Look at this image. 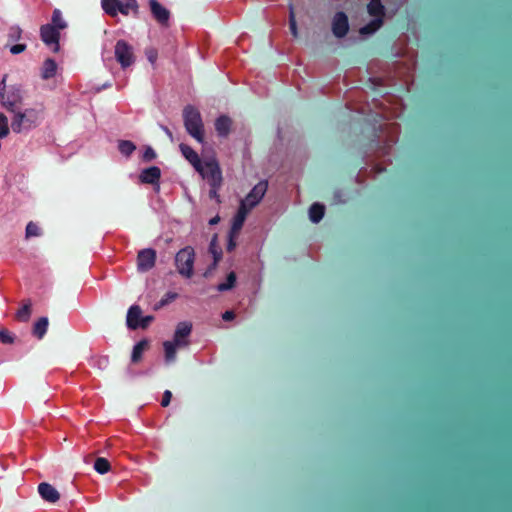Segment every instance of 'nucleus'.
I'll use <instances>...</instances> for the list:
<instances>
[{
  "instance_id": "8fccbe9b",
  "label": "nucleus",
  "mask_w": 512,
  "mask_h": 512,
  "mask_svg": "<svg viewBox=\"0 0 512 512\" xmlns=\"http://www.w3.org/2000/svg\"><path fill=\"white\" fill-rule=\"evenodd\" d=\"M215 267H216V266H213V264H212V265H210V268H209V269L204 273V276H205V277H207V276H208V274H209V272H210L212 269H214Z\"/></svg>"
},
{
  "instance_id": "dca6fc26",
  "label": "nucleus",
  "mask_w": 512,
  "mask_h": 512,
  "mask_svg": "<svg viewBox=\"0 0 512 512\" xmlns=\"http://www.w3.org/2000/svg\"><path fill=\"white\" fill-rule=\"evenodd\" d=\"M38 492L43 500L55 503L60 499V494L51 484L42 482L38 485Z\"/></svg>"
},
{
  "instance_id": "f8f14e48",
  "label": "nucleus",
  "mask_w": 512,
  "mask_h": 512,
  "mask_svg": "<svg viewBox=\"0 0 512 512\" xmlns=\"http://www.w3.org/2000/svg\"><path fill=\"white\" fill-rule=\"evenodd\" d=\"M149 6L154 19L162 26H168L170 11L166 9L158 0H149Z\"/></svg>"
},
{
  "instance_id": "39448f33",
  "label": "nucleus",
  "mask_w": 512,
  "mask_h": 512,
  "mask_svg": "<svg viewBox=\"0 0 512 512\" xmlns=\"http://www.w3.org/2000/svg\"><path fill=\"white\" fill-rule=\"evenodd\" d=\"M103 10L114 17L118 13L128 15L131 11L134 15L139 12L137 0H101Z\"/></svg>"
},
{
  "instance_id": "f03ea898",
  "label": "nucleus",
  "mask_w": 512,
  "mask_h": 512,
  "mask_svg": "<svg viewBox=\"0 0 512 512\" xmlns=\"http://www.w3.org/2000/svg\"><path fill=\"white\" fill-rule=\"evenodd\" d=\"M183 120L186 131L197 142L204 143V127L199 110L192 105H187L183 109Z\"/></svg>"
},
{
  "instance_id": "ddd939ff",
  "label": "nucleus",
  "mask_w": 512,
  "mask_h": 512,
  "mask_svg": "<svg viewBox=\"0 0 512 512\" xmlns=\"http://www.w3.org/2000/svg\"><path fill=\"white\" fill-rule=\"evenodd\" d=\"M192 332V323L188 321L179 322L176 326L173 341L180 346L186 347L189 345L188 337Z\"/></svg>"
},
{
  "instance_id": "cd10ccee",
  "label": "nucleus",
  "mask_w": 512,
  "mask_h": 512,
  "mask_svg": "<svg viewBox=\"0 0 512 512\" xmlns=\"http://www.w3.org/2000/svg\"><path fill=\"white\" fill-rule=\"evenodd\" d=\"M31 315V303L27 301L16 313V319L20 322H27Z\"/></svg>"
},
{
  "instance_id": "c9c22d12",
  "label": "nucleus",
  "mask_w": 512,
  "mask_h": 512,
  "mask_svg": "<svg viewBox=\"0 0 512 512\" xmlns=\"http://www.w3.org/2000/svg\"><path fill=\"white\" fill-rule=\"evenodd\" d=\"M178 298V294L176 292H167L162 299L159 301V303L156 305V309L164 307L168 305L169 303L173 302Z\"/></svg>"
},
{
  "instance_id": "f257e3e1",
  "label": "nucleus",
  "mask_w": 512,
  "mask_h": 512,
  "mask_svg": "<svg viewBox=\"0 0 512 512\" xmlns=\"http://www.w3.org/2000/svg\"><path fill=\"white\" fill-rule=\"evenodd\" d=\"M12 113L11 128L15 133L27 132L36 128L44 118V108L42 106L25 110L19 108Z\"/></svg>"
},
{
  "instance_id": "6ab92c4d",
  "label": "nucleus",
  "mask_w": 512,
  "mask_h": 512,
  "mask_svg": "<svg viewBox=\"0 0 512 512\" xmlns=\"http://www.w3.org/2000/svg\"><path fill=\"white\" fill-rule=\"evenodd\" d=\"M231 125H232V121L226 115H222V116L218 117L215 121V129H216L218 135L221 137L228 136V134L230 133Z\"/></svg>"
},
{
  "instance_id": "aec40b11",
  "label": "nucleus",
  "mask_w": 512,
  "mask_h": 512,
  "mask_svg": "<svg viewBox=\"0 0 512 512\" xmlns=\"http://www.w3.org/2000/svg\"><path fill=\"white\" fill-rule=\"evenodd\" d=\"M57 64L52 58H47L41 68V78L48 80L56 75Z\"/></svg>"
},
{
  "instance_id": "2f4dec72",
  "label": "nucleus",
  "mask_w": 512,
  "mask_h": 512,
  "mask_svg": "<svg viewBox=\"0 0 512 512\" xmlns=\"http://www.w3.org/2000/svg\"><path fill=\"white\" fill-rule=\"evenodd\" d=\"M289 28H290V32L293 35V37H295V38L298 37L297 22H296V18H295L293 4L289 5Z\"/></svg>"
},
{
  "instance_id": "a18cd8bd",
  "label": "nucleus",
  "mask_w": 512,
  "mask_h": 512,
  "mask_svg": "<svg viewBox=\"0 0 512 512\" xmlns=\"http://www.w3.org/2000/svg\"><path fill=\"white\" fill-rule=\"evenodd\" d=\"M234 235L235 234H231L230 233L229 243L227 245V250L228 251H232L235 248V246H236V243H235V241L233 239Z\"/></svg>"
},
{
  "instance_id": "f3484780",
  "label": "nucleus",
  "mask_w": 512,
  "mask_h": 512,
  "mask_svg": "<svg viewBox=\"0 0 512 512\" xmlns=\"http://www.w3.org/2000/svg\"><path fill=\"white\" fill-rule=\"evenodd\" d=\"M142 318V310L138 305H132L127 312L126 324L129 329L136 330Z\"/></svg>"
},
{
  "instance_id": "1a4fd4ad",
  "label": "nucleus",
  "mask_w": 512,
  "mask_h": 512,
  "mask_svg": "<svg viewBox=\"0 0 512 512\" xmlns=\"http://www.w3.org/2000/svg\"><path fill=\"white\" fill-rule=\"evenodd\" d=\"M40 37L47 46L52 47L54 52L59 50L60 31L56 29V27L50 24L42 25L40 28Z\"/></svg>"
},
{
  "instance_id": "a19ab883",
  "label": "nucleus",
  "mask_w": 512,
  "mask_h": 512,
  "mask_svg": "<svg viewBox=\"0 0 512 512\" xmlns=\"http://www.w3.org/2000/svg\"><path fill=\"white\" fill-rule=\"evenodd\" d=\"M26 48H27L26 44H15V45L10 46V52L13 55H18V54L24 52L26 50Z\"/></svg>"
},
{
  "instance_id": "a211bd4d",
  "label": "nucleus",
  "mask_w": 512,
  "mask_h": 512,
  "mask_svg": "<svg viewBox=\"0 0 512 512\" xmlns=\"http://www.w3.org/2000/svg\"><path fill=\"white\" fill-rule=\"evenodd\" d=\"M249 212L250 210H248L244 205L239 206L238 211L233 218V223L230 230L231 234L239 233Z\"/></svg>"
},
{
  "instance_id": "0eeeda50",
  "label": "nucleus",
  "mask_w": 512,
  "mask_h": 512,
  "mask_svg": "<svg viewBox=\"0 0 512 512\" xmlns=\"http://www.w3.org/2000/svg\"><path fill=\"white\" fill-rule=\"evenodd\" d=\"M114 54L117 62L123 69L131 66L135 61L133 48L125 40H118L116 42Z\"/></svg>"
},
{
  "instance_id": "c85d7f7f",
  "label": "nucleus",
  "mask_w": 512,
  "mask_h": 512,
  "mask_svg": "<svg viewBox=\"0 0 512 512\" xmlns=\"http://www.w3.org/2000/svg\"><path fill=\"white\" fill-rule=\"evenodd\" d=\"M52 26L56 27V29L63 30L67 27L66 22L64 21L61 11L59 9H55L52 13Z\"/></svg>"
},
{
  "instance_id": "c756f323",
  "label": "nucleus",
  "mask_w": 512,
  "mask_h": 512,
  "mask_svg": "<svg viewBox=\"0 0 512 512\" xmlns=\"http://www.w3.org/2000/svg\"><path fill=\"white\" fill-rule=\"evenodd\" d=\"M110 468H111L110 463H109V461H108L106 458L98 457V458L95 460V463H94V469H95L99 474H105V473H107V472L110 470Z\"/></svg>"
},
{
  "instance_id": "a878e982",
  "label": "nucleus",
  "mask_w": 512,
  "mask_h": 512,
  "mask_svg": "<svg viewBox=\"0 0 512 512\" xmlns=\"http://www.w3.org/2000/svg\"><path fill=\"white\" fill-rule=\"evenodd\" d=\"M383 25L382 18H374L368 24L364 25L360 28V33L363 35H368L376 32Z\"/></svg>"
},
{
  "instance_id": "49530a36",
  "label": "nucleus",
  "mask_w": 512,
  "mask_h": 512,
  "mask_svg": "<svg viewBox=\"0 0 512 512\" xmlns=\"http://www.w3.org/2000/svg\"><path fill=\"white\" fill-rule=\"evenodd\" d=\"M147 57L149 61L153 63L156 60L157 53L155 51H150L147 53Z\"/></svg>"
},
{
  "instance_id": "09e8293b",
  "label": "nucleus",
  "mask_w": 512,
  "mask_h": 512,
  "mask_svg": "<svg viewBox=\"0 0 512 512\" xmlns=\"http://www.w3.org/2000/svg\"><path fill=\"white\" fill-rule=\"evenodd\" d=\"M219 221H220V217H219V216H215V217H213V218L209 221V224H210V225H215V224H217Z\"/></svg>"
},
{
  "instance_id": "20e7f679",
  "label": "nucleus",
  "mask_w": 512,
  "mask_h": 512,
  "mask_svg": "<svg viewBox=\"0 0 512 512\" xmlns=\"http://www.w3.org/2000/svg\"><path fill=\"white\" fill-rule=\"evenodd\" d=\"M195 251L191 246H186L179 250L175 256V266L178 273L191 278L194 272Z\"/></svg>"
},
{
  "instance_id": "72a5a7b5",
  "label": "nucleus",
  "mask_w": 512,
  "mask_h": 512,
  "mask_svg": "<svg viewBox=\"0 0 512 512\" xmlns=\"http://www.w3.org/2000/svg\"><path fill=\"white\" fill-rule=\"evenodd\" d=\"M215 242H216V238L214 237L209 245V251L213 255V259H214L213 266H217V264L219 263V261L222 258V251L217 248Z\"/></svg>"
},
{
  "instance_id": "ea45409f",
  "label": "nucleus",
  "mask_w": 512,
  "mask_h": 512,
  "mask_svg": "<svg viewBox=\"0 0 512 512\" xmlns=\"http://www.w3.org/2000/svg\"><path fill=\"white\" fill-rule=\"evenodd\" d=\"M221 186L222 185L210 186L209 197H210V199H215L217 203L221 202L220 195L218 193V191L220 190Z\"/></svg>"
},
{
  "instance_id": "e433bc0d",
  "label": "nucleus",
  "mask_w": 512,
  "mask_h": 512,
  "mask_svg": "<svg viewBox=\"0 0 512 512\" xmlns=\"http://www.w3.org/2000/svg\"><path fill=\"white\" fill-rule=\"evenodd\" d=\"M9 134V125H8V119L3 114L0 113V138H5Z\"/></svg>"
},
{
  "instance_id": "4c0bfd02",
  "label": "nucleus",
  "mask_w": 512,
  "mask_h": 512,
  "mask_svg": "<svg viewBox=\"0 0 512 512\" xmlns=\"http://www.w3.org/2000/svg\"><path fill=\"white\" fill-rule=\"evenodd\" d=\"M0 341L4 344H12L14 337L7 330H0Z\"/></svg>"
},
{
  "instance_id": "7ed1b4c3",
  "label": "nucleus",
  "mask_w": 512,
  "mask_h": 512,
  "mask_svg": "<svg viewBox=\"0 0 512 512\" xmlns=\"http://www.w3.org/2000/svg\"><path fill=\"white\" fill-rule=\"evenodd\" d=\"M23 101V93L20 87L12 86L6 89V76L0 82V102L9 112L20 108Z\"/></svg>"
},
{
  "instance_id": "4be33fe9",
  "label": "nucleus",
  "mask_w": 512,
  "mask_h": 512,
  "mask_svg": "<svg viewBox=\"0 0 512 512\" xmlns=\"http://www.w3.org/2000/svg\"><path fill=\"white\" fill-rule=\"evenodd\" d=\"M48 325L49 321L47 317L39 318L33 326V335L38 339H42L47 332Z\"/></svg>"
},
{
  "instance_id": "2eb2a0df",
  "label": "nucleus",
  "mask_w": 512,
  "mask_h": 512,
  "mask_svg": "<svg viewBox=\"0 0 512 512\" xmlns=\"http://www.w3.org/2000/svg\"><path fill=\"white\" fill-rule=\"evenodd\" d=\"M161 178V170L157 166H151L141 171L139 180L144 184H158Z\"/></svg>"
},
{
  "instance_id": "423d86ee",
  "label": "nucleus",
  "mask_w": 512,
  "mask_h": 512,
  "mask_svg": "<svg viewBox=\"0 0 512 512\" xmlns=\"http://www.w3.org/2000/svg\"><path fill=\"white\" fill-rule=\"evenodd\" d=\"M206 179L210 186L222 185V171L216 159H210L202 164V171L198 172Z\"/></svg>"
},
{
  "instance_id": "7c9ffc66",
  "label": "nucleus",
  "mask_w": 512,
  "mask_h": 512,
  "mask_svg": "<svg viewBox=\"0 0 512 512\" xmlns=\"http://www.w3.org/2000/svg\"><path fill=\"white\" fill-rule=\"evenodd\" d=\"M235 283H236V274L234 272H230L227 275L226 282L220 283L217 286V290L220 292L230 290L234 287Z\"/></svg>"
},
{
  "instance_id": "6e6552de",
  "label": "nucleus",
  "mask_w": 512,
  "mask_h": 512,
  "mask_svg": "<svg viewBox=\"0 0 512 512\" xmlns=\"http://www.w3.org/2000/svg\"><path fill=\"white\" fill-rule=\"evenodd\" d=\"M268 188L267 181L258 182L248 193L245 199L241 200L240 205H244L248 210H252L263 199Z\"/></svg>"
},
{
  "instance_id": "bb28decb",
  "label": "nucleus",
  "mask_w": 512,
  "mask_h": 512,
  "mask_svg": "<svg viewBox=\"0 0 512 512\" xmlns=\"http://www.w3.org/2000/svg\"><path fill=\"white\" fill-rule=\"evenodd\" d=\"M118 150L122 155L129 157L136 150V145L129 140H120L118 142Z\"/></svg>"
},
{
  "instance_id": "c03bdc74",
  "label": "nucleus",
  "mask_w": 512,
  "mask_h": 512,
  "mask_svg": "<svg viewBox=\"0 0 512 512\" xmlns=\"http://www.w3.org/2000/svg\"><path fill=\"white\" fill-rule=\"evenodd\" d=\"M223 320L230 321L235 318V314L233 311H225L222 315Z\"/></svg>"
},
{
  "instance_id": "37998d69",
  "label": "nucleus",
  "mask_w": 512,
  "mask_h": 512,
  "mask_svg": "<svg viewBox=\"0 0 512 512\" xmlns=\"http://www.w3.org/2000/svg\"><path fill=\"white\" fill-rule=\"evenodd\" d=\"M171 398H172V393L171 391L169 390H166L164 393H163V397H162V401H161V405L163 407H167L170 402H171Z\"/></svg>"
},
{
  "instance_id": "de8ad7c7",
  "label": "nucleus",
  "mask_w": 512,
  "mask_h": 512,
  "mask_svg": "<svg viewBox=\"0 0 512 512\" xmlns=\"http://www.w3.org/2000/svg\"><path fill=\"white\" fill-rule=\"evenodd\" d=\"M162 129L165 132V134L172 140L173 134H172L171 130L166 126H162Z\"/></svg>"
},
{
  "instance_id": "79ce46f5",
  "label": "nucleus",
  "mask_w": 512,
  "mask_h": 512,
  "mask_svg": "<svg viewBox=\"0 0 512 512\" xmlns=\"http://www.w3.org/2000/svg\"><path fill=\"white\" fill-rule=\"evenodd\" d=\"M154 320V316L148 315L141 318V321L139 323V328H147L150 323Z\"/></svg>"
},
{
  "instance_id": "b1692460",
  "label": "nucleus",
  "mask_w": 512,
  "mask_h": 512,
  "mask_svg": "<svg viewBox=\"0 0 512 512\" xmlns=\"http://www.w3.org/2000/svg\"><path fill=\"white\" fill-rule=\"evenodd\" d=\"M147 347V340H141L138 343H136L132 350L131 361L133 363H138L141 360L143 352L146 350Z\"/></svg>"
},
{
  "instance_id": "393cba45",
  "label": "nucleus",
  "mask_w": 512,
  "mask_h": 512,
  "mask_svg": "<svg viewBox=\"0 0 512 512\" xmlns=\"http://www.w3.org/2000/svg\"><path fill=\"white\" fill-rule=\"evenodd\" d=\"M165 359L168 362L174 361L176 358V349L181 348L180 344H176L175 341H165L163 343Z\"/></svg>"
},
{
  "instance_id": "5701e85b",
  "label": "nucleus",
  "mask_w": 512,
  "mask_h": 512,
  "mask_svg": "<svg viewBox=\"0 0 512 512\" xmlns=\"http://www.w3.org/2000/svg\"><path fill=\"white\" fill-rule=\"evenodd\" d=\"M324 213L325 207L320 203H313L309 208V218L313 223L320 222Z\"/></svg>"
},
{
  "instance_id": "4468645a",
  "label": "nucleus",
  "mask_w": 512,
  "mask_h": 512,
  "mask_svg": "<svg viewBox=\"0 0 512 512\" xmlns=\"http://www.w3.org/2000/svg\"><path fill=\"white\" fill-rule=\"evenodd\" d=\"M179 148L182 152V155L194 167V169L197 172H201L203 162L201 161L198 153L187 144L182 143L179 145Z\"/></svg>"
},
{
  "instance_id": "f704fd0d",
  "label": "nucleus",
  "mask_w": 512,
  "mask_h": 512,
  "mask_svg": "<svg viewBox=\"0 0 512 512\" xmlns=\"http://www.w3.org/2000/svg\"><path fill=\"white\" fill-rule=\"evenodd\" d=\"M8 41L9 42H16L19 41L22 37V29L15 25L11 26L8 31Z\"/></svg>"
},
{
  "instance_id": "473e14b6",
  "label": "nucleus",
  "mask_w": 512,
  "mask_h": 512,
  "mask_svg": "<svg viewBox=\"0 0 512 512\" xmlns=\"http://www.w3.org/2000/svg\"><path fill=\"white\" fill-rule=\"evenodd\" d=\"M40 235H41L40 227L36 223H34L33 221H30L26 225L25 237L26 238H31V237H37V236H40Z\"/></svg>"
},
{
  "instance_id": "412c9836",
  "label": "nucleus",
  "mask_w": 512,
  "mask_h": 512,
  "mask_svg": "<svg viewBox=\"0 0 512 512\" xmlns=\"http://www.w3.org/2000/svg\"><path fill=\"white\" fill-rule=\"evenodd\" d=\"M368 13L375 18H384L385 9L381 0H370L367 5Z\"/></svg>"
},
{
  "instance_id": "58836bf2",
  "label": "nucleus",
  "mask_w": 512,
  "mask_h": 512,
  "mask_svg": "<svg viewBox=\"0 0 512 512\" xmlns=\"http://www.w3.org/2000/svg\"><path fill=\"white\" fill-rule=\"evenodd\" d=\"M156 158V153L152 147H147L143 153L142 159L145 162H150Z\"/></svg>"
},
{
  "instance_id": "9d476101",
  "label": "nucleus",
  "mask_w": 512,
  "mask_h": 512,
  "mask_svg": "<svg viewBox=\"0 0 512 512\" xmlns=\"http://www.w3.org/2000/svg\"><path fill=\"white\" fill-rule=\"evenodd\" d=\"M156 251L152 248H146L138 252L137 268L140 272H147L155 266Z\"/></svg>"
},
{
  "instance_id": "9b49d317",
  "label": "nucleus",
  "mask_w": 512,
  "mask_h": 512,
  "mask_svg": "<svg viewBox=\"0 0 512 512\" xmlns=\"http://www.w3.org/2000/svg\"><path fill=\"white\" fill-rule=\"evenodd\" d=\"M349 31V22L347 15L339 11L337 12L332 20V32L337 38H343Z\"/></svg>"
}]
</instances>
